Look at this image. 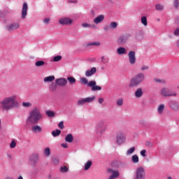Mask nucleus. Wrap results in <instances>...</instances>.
I'll return each mask as SVG.
<instances>
[{
  "label": "nucleus",
  "mask_w": 179,
  "mask_h": 179,
  "mask_svg": "<svg viewBox=\"0 0 179 179\" xmlns=\"http://www.w3.org/2000/svg\"><path fill=\"white\" fill-rule=\"evenodd\" d=\"M43 120V113L38 107H34L29 113V116L25 120V127L29 128L31 125L38 124L39 121Z\"/></svg>",
  "instance_id": "obj_1"
},
{
  "label": "nucleus",
  "mask_w": 179,
  "mask_h": 179,
  "mask_svg": "<svg viewBox=\"0 0 179 179\" xmlns=\"http://www.w3.org/2000/svg\"><path fill=\"white\" fill-rule=\"evenodd\" d=\"M0 106L2 110L9 111V110H12V108H15V107H18L19 103L16 101V96L13 95L5 97L1 101H0Z\"/></svg>",
  "instance_id": "obj_2"
},
{
  "label": "nucleus",
  "mask_w": 179,
  "mask_h": 179,
  "mask_svg": "<svg viewBox=\"0 0 179 179\" xmlns=\"http://www.w3.org/2000/svg\"><path fill=\"white\" fill-rule=\"evenodd\" d=\"M145 80V74L143 73H140L135 76L131 79L129 87H135V86H139Z\"/></svg>",
  "instance_id": "obj_3"
},
{
  "label": "nucleus",
  "mask_w": 179,
  "mask_h": 179,
  "mask_svg": "<svg viewBox=\"0 0 179 179\" xmlns=\"http://www.w3.org/2000/svg\"><path fill=\"white\" fill-rule=\"evenodd\" d=\"M161 96H164V97H171L173 96H177V93L176 92H173L169 87H163L160 91Z\"/></svg>",
  "instance_id": "obj_4"
},
{
  "label": "nucleus",
  "mask_w": 179,
  "mask_h": 179,
  "mask_svg": "<svg viewBox=\"0 0 179 179\" xmlns=\"http://www.w3.org/2000/svg\"><path fill=\"white\" fill-rule=\"evenodd\" d=\"M127 141V136L122 131H119L116 134V144L121 146Z\"/></svg>",
  "instance_id": "obj_5"
},
{
  "label": "nucleus",
  "mask_w": 179,
  "mask_h": 179,
  "mask_svg": "<svg viewBox=\"0 0 179 179\" xmlns=\"http://www.w3.org/2000/svg\"><path fill=\"white\" fill-rule=\"evenodd\" d=\"M96 100V96L81 98L77 101L78 106H84L86 103H93Z\"/></svg>",
  "instance_id": "obj_6"
},
{
  "label": "nucleus",
  "mask_w": 179,
  "mask_h": 179,
  "mask_svg": "<svg viewBox=\"0 0 179 179\" xmlns=\"http://www.w3.org/2000/svg\"><path fill=\"white\" fill-rule=\"evenodd\" d=\"M145 169L142 166L138 167L136 170V179H145Z\"/></svg>",
  "instance_id": "obj_7"
},
{
  "label": "nucleus",
  "mask_w": 179,
  "mask_h": 179,
  "mask_svg": "<svg viewBox=\"0 0 179 179\" xmlns=\"http://www.w3.org/2000/svg\"><path fill=\"white\" fill-rule=\"evenodd\" d=\"M129 37H131V34H129L120 35L117 39V44H125Z\"/></svg>",
  "instance_id": "obj_8"
},
{
  "label": "nucleus",
  "mask_w": 179,
  "mask_h": 179,
  "mask_svg": "<svg viewBox=\"0 0 179 179\" xmlns=\"http://www.w3.org/2000/svg\"><path fill=\"white\" fill-rule=\"evenodd\" d=\"M20 27V24L19 22H13L6 26V29L7 31H15V30H17Z\"/></svg>",
  "instance_id": "obj_9"
},
{
  "label": "nucleus",
  "mask_w": 179,
  "mask_h": 179,
  "mask_svg": "<svg viewBox=\"0 0 179 179\" xmlns=\"http://www.w3.org/2000/svg\"><path fill=\"white\" fill-rule=\"evenodd\" d=\"M59 24H63L64 26H69V24H72L73 23V20L70 17H63L59 18Z\"/></svg>",
  "instance_id": "obj_10"
},
{
  "label": "nucleus",
  "mask_w": 179,
  "mask_h": 179,
  "mask_svg": "<svg viewBox=\"0 0 179 179\" xmlns=\"http://www.w3.org/2000/svg\"><path fill=\"white\" fill-rule=\"evenodd\" d=\"M136 53L135 51H130L128 53L129 57V62L131 64V65H135L136 62Z\"/></svg>",
  "instance_id": "obj_11"
},
{
  "label": "nucleus",
  "mask_w": 179,
  "mask_h": 179,
  "mask_svg": "<svg viewBox=\"0 0 179 179\" xmlns=\"http://www.w3.org/2000/svg\"><path fill=\"white\" fill-rule=\"evenodd\" d=\"M89 87H92V90L93 92H96L97 90H101V87L99 85H96V81H90L87 84Z\"/></svg>",
  "instance_id": "obj_12"
},
{
  "label": "nucleus",
  "mask_w": 179,
  "mask_h": 179,
  "mask_svg": "<svg viewBox=\"0 0 179 179\" xmlns=\"http://www.w3.org/2000/svg\"><path fill=\"white\" fill-rule=\"evenodd\" d=\"M103 125H104V122H98L96 126V131L101 129L99 130L100 134H103V132H106V131H107V127H103Z\"/></svg>",
  "instance_id": "obj_13"
},
{
  "label": "nucleus",
  "mask_w": 179,
  "mask_h": 179,
  "mask_svg": "<svg viewBox=\"0 0 179 179\" xmlns=\"http://www.w3.org/2000/svg\"><path fill=\"white\" fill-rule=\"evenodd\" d=\"M29 10V6L27 5V3H24L22 6V10L21 13V17L22 19H26V17L27 16V10Z\"/></svg>",
  "instance_id": "obj_14"
},
{
  "label": "nucleus",
  "mask_w": 179,
  "mask_h": 179,
  "mask_svg": "<svg viewBox=\"0 0 179 179\" xmlns=\"http://www.w3.org/2000/svg\"><path fill=\"white\" fill-rule=\"evenodd\" d=\"M55 83L58 86H66V83H68V80L65 78H60L55 80Z\"/></svg>",
  "instance_id": "obj_15"
},
{
  "label": "nucleus",
  "mask_w": 179,
  "mask_h": 179,
  "mask_svg": "<svg viewBox=\"0 0 179 179\" xmlns=\"http://www.w3.org/2000/svg\"><path fill=\"white\" fill-rule=\"evenodd\" d=\"M31 131L34 134H38L40 132H43V128H41L39 125L35 124L31 126Z\"/></svg>",
  "instance_id": "obj_16"
},
{
  "label": "nucleus",
  "mask_w": 179,
  "mask_h": 179,
  "mask_svg": "<svg viewBox=\"0 0 179 179\" xmlns=\"http://www.w3.org/2000/svg\"><path fill=\"white\" fill-rule=\"evenodd\" d=\"M38 163V157L36 155H33L30 157L29 158V164L30 166H32L33 167L36 166V164Z\"/></svg>",
  "instance_id": "obj_17"
},
{
  "label": "nucleus",
  "mask_w": 179,
  "mask_h": 179,
  "mask_svg": "<svg viewBox=\"0 0 179 179\" xmlns=\"http://www.w3.org/2000/svg\"><path fill=\"white\" fill-rule=\"evenodd\" d=\"M169 107L173 110V111H178L179 109V103L175 101H171L169 102Z\"/></svg>",
  "instance_id": "obj_18"
},
{
  "label": "nucleus",
  "mask_w": 179,
  "mask_h": 179,
  "mask_svg": "<svg viewBox=\"0 0 179 179\" xmlns=\"http://www.w3.org/2000/svg\"><path fill=\"white\" fill-rule=\"evenodd\" d=\"M96 71H97V69H96V67H93L90 70H87L85 71V76H87V78L93 76V75H94V73H96Z\"/></svg>",
  "instance_id": "obj_19"
},
{
  "label": "nucleus",
  "mask_w": 179,
  "mask_h": 179,
  "mask_svg": "<svg viewBox=\"0 0 179 179\" xmlns=\"http://www.w3.org/2000/svg\"><path fill=\"white\" fill-rule=\"evenodd\" d=\"M104 20V15H99L96 17L94 19V23L95 24H99L101 23Z\"/></svg>",
  "instance_id": "obj_20"
},
{
  "label": "nucleus",
  "mask_w": 179,
  "mask_h": 179,
  "mask_svg": "<svg viewBox=\"0 0 179 179\" xmlns=\"http://www.w3.org/2000/svg\"><path fill=\"white\" fill-rule=\"evenodd\" d=\"M108 173H112L111 176L115 178H118V177H120V172L118 171H114L111 169H108Z\"/></svg>",
  "instance_id": "obj_21"
},
{
  "label": "nucleus",
  "mask_w": 179,
  "mask_h": 179,
  "mask_svg": "<svg viewBox=\"0 0 179 179\" xmlns=\"http://www.w3.org/2000/svg\"><path fill=\"white\" fill-rule=\"evenodd\" d=\"M135 97H136V99H141V97H142V96H143V91L142 90V88H138L136 90L135 92Z\"/></svg>",
  "instance_id": "obj_22"
},
{
  "label": "nucleus",
  "mask_w": 179,
  "mask_h": 179,
  "mask_svg": "<svg viewBox=\"0 0 179 179\" xmlns=\"http://www.w3.org/2000/svg\"><path fill=\"white\" fill-rule=\"evenodd\" d=\"M117 54L118 55H124V54H127V49L124 47H120L117 49Z\"/></svg>",
  "instance_id": "obj_23"
},
{
  "label": "nucleus",
  "mask_w": 179,
  "mask_h": 179,
  "mask_svg": "<svg viewBox=\"0 0 179 179\" xmlns=\"http://www.w3.org/2000/svg\"><path fill=\"white\" fill-rule=\"evenodd\" d=\"M65 141L68 143H72L73 142V136L71 134H67L65 137Z\"/></svg>",
  "instance_id": "obj_24"
},
{
  "label": "nucleus",
  "mask_w": 179,
  "mask_h": 179,
  "mask_svg": "<svg viewBox=\"0 0 179 179\" xmlns=\"http://www.w3.org/2000/svg\"><path fill=\"white\" fill-rule=\"evenodd\" d=\"M92 164H93V162H92V161H90V160H88L84 164V170L85 171H87V170H89V169H90V167H92Z\"/></svg>",
  "instance_id": "obj_25"
},
{
  "label": "nucleus",
  "mask_w": 179,
  "mask_h": 179,
  "mask_svg": "<svg viewBox=\"0 0 179 179\" xmlns=\"http://www.w3.org/2000/svg\"><path fill=\"white\" fill-rule=\"evenodd\" d=\"M53 80H55V76H48L43 79V82H45V83L48 82H53Z\"/></svg>",
  "instance_id": "obj_26"
},
{
  "label": "nucleus",
  "mask_w": 179,
  "mask_h": 179,
  "mask_svg": "<svg viewBox=\"0 0 179 179\" xmlns=\"http://www.w3.org/2000/svg\"><path fill=\"white\" fill-rule=\"evenodd\" d=\"M101 45L99 41L96 42H89L86 44V47H90L93 45L94 47H99Z\"/></svg>",
  "instance_id": "obj_27"
},
{
  "label": "nucleus",
  "mask_w": 179,
  "mask_h": 179,
  "mask_svg": "<svg viewBox=\"0 0 179 179\" xmlns=\"http://www.w3.org/2000/svg\"><path fill=\"white\" fill-rule=\"evenodd\" d=\"M43 155L46 157H49V156H51V149L50 148H46L43 150Z\"/></svg>",
  "instance_id": "obj_28"
},
{
  "label": "nucleus",
  "mask_w": 179,
  "mask_h": 179,
  "mask_svg": "<svg viewBox=\"0 0 179 179\" xmlns=\"http://www.w3.org/2000/svg\"><path fill=\"white\" fill-rule=\"evenodd\" d=\"M141 22L144 27L148 26V17L146 16L141 17Z\"/></svg>",
  "instance_id": "obj_29"
},
{
  "label": "nucleus",
  "mask_w": 179,
  "mask_h": 179,
  "mask_svg": "<svg viewBox=\"0 0 179 179\" xmlns=\"http://www.w3.org/2000/svg\"><path fill=\"white\" fill-rule=\"evenodd\" d=\"M81 26H82V27H84L85 29H86L87 27H90L91 29H95L96 28V25L87 24L86 22L83 23L81 24Z\"/></svg>",
  "instance_id": "obj_30"
},
{
  "label": "nucleus",
  "mask_w": 179,
  "mask_h": 179,
  "mask_svg": "<svg viewBox=\"0 0 179 179\" xmlns=\"http://www.w3.org/2000/svg\"><path fill=\"white\" fill-rule=\"evenodd\" d=\"M66 80H68L70 85H75L76 83V78L73 77H68Z\"/></svg>",
  "instance_id": "obj_31"
},
{
  "label": "nucleus",
  "mask_w": 179,
  "mask_h": 179,
  "mask_svg": "<svg viewBox=\"0 0 179 179\" xmlns=\"http://www.w3.org/2000/svg\"><path fill=\"white\" fill-rule=\"evenodd\" d=\"M131 162L134 164L139 163V157H138L136 155H134L131 157Z\"/></svg>",
  "instance_id": "obj_32"
},
{
  "label": "nucleus",
  "mask_w": 179,
  "mask_h": 179,
  "mask_svg": "<svg viewBox=\"0 0 179 179\" xmlns=\"http://www.w3.org/2000/svg\"><path fill=\"white\" fill-rule=\"evenodd\" d=\"M109 26L110 27V29H113L114 30V29H117V27H118V22H111L110 23Z\"/></svg>",
  "instance_id": "obj_33"
},
{
  "label": "nucleus",
  "mask_w": 179,
  "mask_h": 179,
  "mask_svg": "<svg viewBox=\"0 0 179 179\" xmlns=\"http://www.w3.org/2000/svg\"><path fill=\"white\" fill-rule=\"evenodd\" d=\"M80 83H83V85H89V80L85 77L80 78Z\"/></svg>",
  "instance_id": "obj_34"
},
{
  "label": "nucleus",
  "mask_w": 179,
  "mask_h": 179,
  "mask_svg": "<svg viewBox=\"0 0 179 179\" xmlns=\"http://www.w3.org/2000/svg\"><path fill=\"white\" fill-rule=\"evenodd\" d=\"M157 111L159 114H163V111H164V104L159 105Z\"/></svg>",
  "instance_id": "obj_35"
},
{
  "label": "nucleus",
  "mask_w": 179,
  "mask_h": 179,
  "mask_svg": "<svg viewBox=\"0 0 179 179\" xmlns=\"http://www.w3.org/2000/svg\"><path fill=\"white\" fill-rule=\"evenodd\" d=\"M52 136H54L55 138L57 137V136H59V135H61V130L59 129H57V130H55L52 132Z\"/></svg>",
  "instance_id": "obj_36"
},
{
  "label": "nucleus",
  "mask_w": 179,
  "mask_h": 179,
  "mask_svg": "<svg viewBox=\"0 0 179 179\" xmlns=\"http://www.w3.org/2000/svg\"><path fill=\"white\" fill-rule=\"evenodd\" d=\"M155 9L156 10H163V9H164V6H163V4H156L155 5Z\"/></svg>",
  "instance_id": "obj_37"
},
{
  "label": "nucleus",
  "mask_w": 179,
  "mask_h": 179,
  "mask_svg": "<svg viewBox=\"0 0 179 179\" xmlns=\"http://www.w3.org/2000/svg\"><path fill=\"white\" fill-rule=\"evenodd\" d=\"M135 147H131L126 152V155L127 156H129V155H132V153H134V152H135Z\"/></svg>",
  "instance_id": "obj_38"
},
{
  "label": "nucleus",
  "mask_w": 179,
  "mask_h": 179,
  "mask_svg": "<svg viewBox=\"0 0 179 179\" xmlns=\"http://www.w3.org/2000/svg\"><path fill=\"white\" fill-rule=\"evenodd\" d=\"M50 90H52L53 92L55 90H57V83H52L49 86Z\"/></svg>",
  "instance_id": "obj_39"
},
{
  "label": "nucleus",
  "mask_w": 179,
  "mask_h": 179,
  "mask_svg": "<svg viewBox=\"0 0 179 179\" xmlns=\"http://www.w3.org/2000/svg\"><path fill=\"white\" fill-rule=\"evenodd\" d=\"M31 102H22V107L24 108H29V107H31Z\"/></svg>",
  "instance_id": "obj_40"
},
{
  "label": "nucleus",
  "mask_w": 179,
  "mask_h": 179,
  "mask_svg": "<svg viewBox=\"0 0 179 179\" xmlns=\"http://www.w3.org/2000/svg\"><path fill=\"white\" fill-rule=\"evenodd\" d=\"M62 59V57L61 55H57L53 58V62H59V61H61Z\"/></svg>",
  "instance_id": "obj_41"
},
{
  "label": "nucleus",
  "mask_w": 179,
  "mask_h": 179,
  "mask_svg": "<svg viewBox=\"0 0 179 179\" xmlns=\"http://www.w3.org/2000/svg\"><path fill=\"white\" fill-rule=\"evenodd\" d=\"M45 64V62H44L43 61L39 60L36 62L35 65L36 66H43Z\"/></svg>",
  "instance_id": "obj_42"
},
{
  "label": "nucleus",
  "mask_w": 179,
  "mask_h": 179,
  "mask_svg": "<svg viewBox=\"0 0 179 179\" xmlns=\"http://www.w3.org/2000/svg\"><path fill=\"white\" fill-rule=\"evenodd\" d=\"M46 115H48V117H54V115H55V113L52 110H47Z\"/></svg>",
  "instance_id": "obj_43"
},
{
  "label": "nucleus",
  "mask_w": 179,
  "mask_h": 179,
  "mask_svg": "<svg viewBox=\"0 0 179 179\" xmlns=\"http://www.w3.org/2000/svg\"><path fill=\"white\" fill-rule=\"evenodd\" d=\"M69 169L66 166H62L60 167L61 173H68Z\"/></svg>",
  "instance_id": "obj_44"
},
{
  "label": "nucleus",
  "mask_w": 179,
  "mask_h": 179,
  "mask_svg": "<svg viewBox=\"0 0 179 179\" xmlns=\"http://www.w3.org/2000/svg\"><path fill=\"white\" fill-rule=\"evenodd\" d=\"M10 149H15V148H16V141L13 140L10 143Z\"/></svg>",
  "instance_id": "obj_45"
},
{
  "label": "nucleus",
  "mask_w": 179,
  "mask_h": 179,
  "mask_svg": "<svg viewBox=\"0 0 179 179\" xmlns=\"http://www.w3.org/2000/svg\"><path fill=\"white\" fill-rule=\"evenodd\" d=\"M154 82H155V83H166L164 80H160L159 78H155Z\"/></svg>",
  "instance_id": "obj_46"
},
{
  "label": "nucleus",
  "mask_w": 179,
  "mask_h": 179,
  "mask_svg": "<svg viewBox=\"0 0 179 179\" xmlns=\"http://www.w3.org/2000/svg\"><path fill=\"white\" fill-rule=\"evenodd\" d=\"M116 104L117 106H122V104H124V101L122 100V99H117Z\"/></svg>",
  "instance_id": "obj_47"
},
{
  "label": "nucleus",
  "mask_w": 179,
  "mask_h": 179,
  "mask_svg": "<svg viewBox=\"0 0 179 179\" xmlns=\"http://www.w3.org/2000/svg\"><path fill=\"white\" fill-rule=\"evenodd\" d=\"M140 155L143 157H146V150H142L140 152Z\"/></svg>",
  "instance_id": "obj_48"
},
{
  "label": "nucleus",
  "mask_w": 179,
  "mask_h": 179,
  "mask_svg": "<svg viewBox=\"0 0 179 179\" xmlns=\"http://www.w3.org/2000/svg\"><path fill=\"white\" fill-rule=\"evenodd\" d=\"M174 36L179 37V27L176 28L175 31H173Z\"/></svg>",
  "instance_id": "obj_49"
},
{
  "label": "nucleus",
  "mask_w": 179,
  "mask_h": 179,
  "mask_svg": "<svg viewBox=\"0 0 179 179\" xmlns=\"http://www.w3.org/2000/svg\"><path fill=\"white\" fill-rule=\"evenodd\" d=\"M146 146H148V148H152L153 147V143H152V142L150 141H147L145 143Z\"/></svg>",
  "instance_id": "obj_50"
},
{
  "label": "nucleus",
  "mask_w": 179,
  "mask_h": 179,
  "mask_svg": "<svg viewBox=\"0 0 179 179\" xmlns=\"http://www.w3.org/2000/svg\"><path fill=\"white\" fill-rule=\"evenodd\" d=\"M173 5H174L175 8H178L179 1L178 0H174Z\"/></svg>",
  "instance_id": "obj_51"
},
{
  "label": "nucleus",
  "mask_w": 179,
  "mask_h": 179,
  "mask_svg": "<svg viewBox=\"0 0 179 179\" xmlns=\"http://www.w3.org/2000/svg\"><path fill=\"white\" fill-rule=\"evenodd\" d=\"M59 128H60V129H64V122H60L59 123V125H58Z\"/></svg>",
  "instance_id": "obj_52"
},
{
  "label": "nucleus",
  "mask_w": 179,
  "mask_h": 179,
  "mask_svg": "<svg viewBox=\"0 0 179 179\" xmlns=\"http://www.w3.org/2000/svg\"><path fill=\"white\" fill-rule=\"evenodd\" d=\"M110 29H111V27H110V25H106L103 27V30L105 31H108V30H110Z\"/></svg>",
  "instance_id": "obj_53"
},
{
  "label": "nucleus",
  "mask_w": 179,
  "mask_h": 179,
  "mask_svg": "<svg viewBox=\"0 0 179 179\" xmlns=\"http://www.w3.org/2000/svg\"><path fill=\"white\" fill-rule=\"evenodd\" d=\"M141 69V71H148V69H149V66L143 65Z\"/></svg>",
  "instance_id": "obj_54"
},
{
  "label": "nucleus",
  "mask_w": 179,
  "mask_h": 179,
  "mask_svg": "<svg viewBox=\"0 0 179 179\" xmlns=\"http://www.w3.org/2000/svg\"><path fill=\"white\" fill-rule=\"evenodd\" d=\"M61 146L64 148V149H66L68 148V144L66 143H62Z\"/></svg>",
  "instance_id": "obj_55"
},
{
  "label": "nucleus",
  "mask_w": 179,
  "mask_h": 179,
  "mask_svg": "<svg viewBox=\"0 0 179 179\" xmlns=\"http://www.w3.org/2000/svg\"><path fill=\"white\" fill-rule=\"evenodd\" d=\"M43 22L46 24H48V23H50V18H45L43 20Z\"/></svg>",
  "instance_id": "obj_56"
},
{
  "label": "nucleus",
  "mask_w": 179,
  "mask_h": 179,
  "mask_svg": "<svg viewBox=\"0 0 179 179\" xmlns=\"http://www.w3.org/2000/svg\"><path fill=\"white\" fill-rule=\"evenodd\" d=\"M103 101H104L103 98H99L98 99V102L99 103V104H101L103 103Z\"/></svg>",
  "instance_id": "obj_57"
},
{
  "label": "nucleus",
  "mask_w": 179,
  "mask_h": 179,
  "mask_svg": "<svg viewBox=\"0 0 179 179\" xmlns=\"http://www.w3.org/2000/svg\"><path fill=\"white\" fill-rule=\"evenodd\" d=\"M2 129V121L0 119V131Z\"/></svg>",
  "instance_id": "obj_58"
},
{
  "label": "nucleus",
  "mask_w": 179,
  "mask_h": 179,
  "mask_svg": "<svg viewBox=\"0 0 179 179\" xmlns=\"http://www.w3.org/2000/svg\"><path fill=\"white\" fill-rule=\"evenodd\" d=\"M3 16V13L0 10V17H2Z\"/></svg>",
  "instance_id": "obj_59"
},
{
  "label": "nucleus",
  "mask_w": 179,
  "mask_h": 179,
  "mask_svg": "<svg viewBox=\"0 0 179 179\" xmlns=\"http://www.w3.org/2000/svg\"><path fill=\"white\" fill-rule=\"evenodd\" d=\"M70 2H71L72 3H76V1L72 0V1H71Z\"/></svg>",
  "instance_id": "obj_60"
},
{
  "label": "nucleus",
  "mask_w": 179,
  "mask_h": 179,
  "mask_svg": "<svg viewBox=\"0 0 179 179\" xmlns=\"http://www.w3.org/2000/svg\"><path fill=\"white\" fill-rule=\"evenodd\" d=\"M177 46L179 48V40L177 42Z\"/></svg>",
  "instance_id": "obj_61"
},
{
  "label": "nucleus",
  "mask_w": 179,
  "mask_h": 179,
  "mask_svg": "<svg viewBox=\"0 0 179 179\" xmlns=\"http://www.w3.org/2000/svg\"><path fill=\"white\" fill-rule=\"evenodd\" d=\"M167 179H173V178H171V176H169Z\"/></svg>",
  "instance_id": "obj_62"
},
{
  "label": "nucleus",
  "mask_w": 179,
  "mask_h": 179,
  "mask_svg": "<svg viewBox=\"0 0 179 179\" xmlns=\"http://www.w3.org/2000/svg\"><path fill=\"white\" fill-rule=\"evenodd\" d=\"M104 59V57H102V59Z\"/></svg>",
  "instance_id": "obj_63"
}]
</instances>
